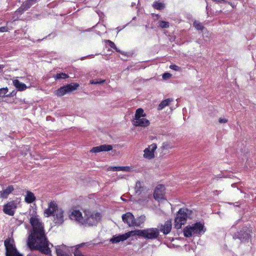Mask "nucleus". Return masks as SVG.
<instances>
[{"instance_id":"nucleus-1","label":"nucleus","mask_w":256,"mask_h":256,"mask_svg":"<svg viewBox=\"0 0 256 256\" xmlns=\"http://www.w3.org/2000/svg\"><path fill=\"white\" fill-rule=\"evenodd\" d=\"M30 223L32 229L30 231L27 244L30 250H38L46 255L52 256L50 243L46 238L44 224L35 210L30 214Z\"/></svg>"},{"instance_id":"nucleus-2","label":"nucleus","mask_w":256,"mask_h":256,"mask_svg":"<svg viewBox=\"0 0 256 256\" xmlns=\"http://www.w3.org/2000/svg\"><path fill=\"white\" fill-rule=\"evenodd\" d=\"M206 230L204 224L200 222H196L190 226H186L184 229V236L189 238L194 236L203 234Z\"/></svg>"},{"instance_id":"nucleus-3","label":"nucleus","mask_w":256,"mask_h":256,"mask_svg":"<svg viewBox=\"0 0 256 256\" xmlns=\"http://www.w3.org/2000/svg\"><path fill=\"white\" fill-rule=\"evenodd\" d=\"M84 222L83 226H96L101 220V214L98 212H95L87 210L84 211Z\"/></svg>"},{"instance_id":"nucleus-4","label":"nucleus","mask_w":256,"mask_h":256,"mask_svg":"<svg viewBox=\"0 0 256 256\" xmlns=\"http://www.w3.org/2000/svg\"><path fill=\"white\" fill-rule=\"evenodd\" d=\"M192 213V210L186 208H182L179 210L176 214L174 220V227L176 229L181 228L182 225L185 224L188 218Z\"/></svg>"},{"instance_id":"nucleus-5","label":"nucleus","mask_w":256,"mask_h":256,"mask_svg":"<svg viewBox=\"0 0 256 256\" xmlns=\"http://www.w3.org/2000/svg\"><path fill=\"white\" fill-rule=\"evenodd\" d=\"M134 236H142L145 239L154 240L159 235V230L156 228H148L144 230H133Z\"/></svg>"},{"instance_id":"nucleus-6","label":"nucleus","mask_w":256,"mask_h":256,"mask_svg":"<svg viewBox=\"0 0 256 256\" xmlns=\"http://www.w3.org/2000/svg\"><path fill=\"white\" fill-rule=\"evenodd\" d=\"M4 244L6 256H22V254L17 250L14 239L6 238L4 240Z\"/></svg>"},{"instance_id":"nucleus-7","label":"nucleus","mask_w":256,"mask_h":256,"mask_svg":"<svg viewBox=\"0 0 256 256\" xmlns=\"http://www.w3.org/2000/svg\"><path fill=\"white\" fill-rule=\"evenodd\" d=\"M78 86V84L72 83L60 88L54 92V94L58 96H62L76 90Z\"/></svg>"},{"instance_id":"nucleus-8","label":"nucleus","mask_w":256,"mask_h":256,"mask_svg":"<svg viewBox=\"0 0 256 256\" xmlns=\"http://www.w3.org/2000/svg\"><path fill=\"white\" fill-rule=\"evenodd\" d=\"M68 216L70 218L76 222L77 224L83 226L84 216L79 210H72L69 212Z\"/></svg>"},{"instance_id":"nucleus-9","label":"nucleus","mask_w":256,"mask_h":256,"mask_svg":"<svg viewBox=\"0 0 256 256\" xmlns=\"http://www.w3.org/2000/svg\"><path fill=\"white\" fill-rule=\"evenodd\" d=\"M251 233V229L248 227H244L240 232L236 234L234 238L240 239L242 242H246L250 239Z\"/></svg>"},{"instance_id":"nucleus-10","label":"nucleus","mask_w":256,"mask_h":256,"mask_svg":"<svg viewBox=\"0 0 256 256\" xmlns=\"http://www.w3.org/2000/svg\"><path fill=\"white\" fill-rule=\"evenodd\" d=\"M134 236L133 230L130 231L122 234L115 235L110 240V242L112 244H116L120 242H123L126 240L131 236Z\"/></svg>"},{"instance_id":"nucleus-11","label":"nucleus","mask_w":256,"mask_h":256,"mask_svg":"<svg viewBox=\"0 0 256 256\" xmlns=\"http://www.w3.org/2000/svg\"><path fill=\"white\" fill-rule=\"evenodd\" d=\"M157 148V145L156 144L153 143L148 146L144 150L143 156L144 158L147 160H152L155 157L154 152Z\"/></svg>"},{"instance_id":"nucleus-12","label":"nucleus","mask_w":256,"mask_h":256,"mask_svg":"<svg viewBox=\"0 0 256 256\" xmlns=\"http://www.w3.org/2000/svg\"><path fill=\"white\" fill-rule=\"evenodd\" d=\"M16 208L17 204L14 201H11L4 206L3 210L4 214L12 216L14 215Z\"/></svg>"},{"instance_id":"nucleus-13","label":"nucleus","mask_w":256,"mask_h":256,"mask_svg":"<svg viewBox=\"0 0 256 256\" xmlns=\"http://www.w3.org/2000/svg\"><path fill=\"white\" fill-rule=\"evenodd\" d=\"M60 209V208H58L57 204L54 201H52L48 203V208L45 210L44 214L46 217H49L52 216Z\"/></svg>"},{"instance_id":"nucleus-14","label":"nucleus","mask_w":256,"mask_h":256,"mask_svg":"<svg viewBox=\"0 0 256 256\" xmlns=\"http://www.w3.org/2000/svg\"><path fill=\"white\" fill-rule=\"evenodd\" d=\"M164 186L162 184H159L155 188L154 194V197L156 200L159 201L164 199Z\"/></svg>"},{"instance_id":"nucleus-15","label":"nucleus","mask_w":256,"mask_h":256,"mask_svg":"<svg viewBox=\"0 0 256 256\" xmlns=\"http://www.w3.org/2000/svg\"><path fill=\"white\" fill-rule=\"evenodd\" d=\"M37 0H27L24 2L22 6L16 12V14H21L24 11L27 10L32 4L36 2Z\"/></svg>"},{"instance_id":"nucleus-16","label":"nucleus","mask_w":256,"mask_h":256,"mask_svg":"<svg viewBox=\"0 0 256 256\" xmlns=\"http://www.w3.org/2000/svg\"><path fill=\"white\" fill-rule=\"evenodd\" d=\"M122 219L129 226H134V216L132 213L128 212L124 214L122 216Z\"/></svg>"},{"instance_id":"nucleus-17","label":"nucleus","mask_w":256,"mask_h":256,"mask_svg":"<svg viewBox=\"0 0 256 256\" xmlns=\"http://www.w3.org/2000/svg\"><path fill=\"white\" fill-rule=\"evenodd\" d=\"M54 218V222L56 224H61L64 222V210L60 208L53 215Z\"/></svg>"},{"instance_id":"nucleus-18","label":"nucleus","mask_w":256,"mask_h":256,"mask_svg":"<svg viewBox=\"0 0 256 256\" xmlns=\"http://www.w3.org/2000/svg\"><path fill=\"white\" fill-rule=\"evenodd\" d=\"M133 123L136 126L142 127L148 126L150 124V121L144 118V117L134 118Z\"/></svg>"},{"instance_id":"nucleus-19","label":"nucleus","mask_w":256,"mask_h":256,"mask_svg":"<svg viewBox=\"0 0 256 256\" xmlns=\"http://www.w3.org/2000/svg\"><path fill=\"white\" fill-rule=\"evenodd\" d=\"M112 149V146L110 144H102L98 146L94 147L90 152H108Z\"/></svg>"},{"instance_id":"nucleus-20","label":"nucleus","mask_w":256,"mask_h":256,"mask_svg":"<svg viewBox=\"0 0 256 256\" xmlns=\"http://www.w3.org/2000/svg\"><path fill=\"white\" fill-rule=\"evenodd\" d=\"M55 248L57 256H70L68 254V249L66 245L56 246Z\"/></svg>"},{"instance_id":"nucleus-21","label":"nucleus","mask_w":256,"mask_h":256,"mask_svg":"<svg viewBox=\"0 0 256 256\" xmlns=\"http://www.w3.org/2000/svg\"><path fill=\"white\" fill-rule=\"evenodd\" d=\"M172 221L170 220H167L164 224L161 226L160 231L164 234H168L172 230Z\"/></svg>"},{"instance_id":"nucleus-22","label":"nucleus","mask_w":256,"mask_h":256,"mask_svg":"<svg viewBox=\"0 0 256 256\" xmlns=\"http://www.w3.org/2000/svg\"><path fill=\"white\" fill-rule=\"evenodd\" d=\"M14 190L13 186H8L6 188L0 192V198H6L8 195Z\"/></svg>"},{"instance_id":"nucleus-23","label":"nucleus","mask_w":256,"mask_h":256,"mask_svg":"<svg viewBox=\"0 0 256 256\" xmlns=\"http://www.w3.org/2000/svg\"><path fill=\"white\" fill-rule=\"evenodd\" d=\"M12 84L19 91L24 90L28 87L26 86L17 79L12 80Z\"/></svg>"},{"instance_id":"nucleus-24","label":"nucleus","mask_w":256,"mask_h":256,"mask_svg":"<svg viewBox=\"0 0 256 256\" xmlns=\"http://www.w3.org/2000/svg\"><path fill=\"white\" fill-rule=\"evenodd\" d=\"M36 196L34 194L30 192L28 190L26 192V194L25 196L24 200L25 202L28 204H31L36 200Z\"/></svg>"},{"instance_id":"nucleus-25","label":"nucleus","mask_w":256,"mask_h":256,"mask_svg":"<svg viewBox=\"0 0 256 256\" xmlns=\"http://www.w3.org/2000/svg\"><path fill=\"white\" fill-rule=\"evenodd\" d=\"M131 168L130 166H110L108 168V170L130 172Z\"/></svg>"},{"instance_id":"nucleus-26","label":"nucleus","mask_w":256,"mask_h":256,"mask_svg":"<svg viewBox=\"0 0 256 256\" xmlns=\"http://www.w3.org/2000/svg\"><path fill=\"white\" fill-rule=\"evenodd\" d=\"M146 220V216L142 215L136 218H134V226H140L141 224L144 223Z\"/></svg>"},{"instance_id":"nucleus-27","label":"nucleus","mask_w":256,"mask_h":256,"mask_svg":"<svg viewBox=\"0 0 256 256\" xmlns=\"http://www.w3.org/2000/svg\"><path fill=\"white\" fill-rule=\"evenodd\" d=\"M142 184L140 182H137L135 186L136 194L139 195L144 190Z\"/></svg>"},{"instance_id":"nucleus-28","label":"nucleus","mask_w":256,"mask_h":256,"mask_svg":"<svg viewBox=\"0 0 256 256\" xmlns=\"http://www.w3.org/2000/svg\"><path fill=\"white\" fill-rule=\"evenodd\" d=\"M172 100V98H167L162 100L158 106V110H162L166 106H168Z\"/></svg>"},{"instance_id":"nucleus-29","label":"nucleus","mask_w":256,"mask_h":256,"mask_svg":"<svg viewBox=\"0 0 256 256\" xmlns=\"http://www.w3.org/2000/svg\"><path fill=\"white\" fill-rule=\"evenodd\" d=\"M146 116V114H144V110L142 108H139L136 110L135 114H134V118H140L141 117H144Z\"/></svg>"},{"instance_id":"nucleus-30","label":"nucleus","mask_w":256,"mask_h":256,"mask_svg":"<svg viewBox=\"0 0 256 256\" xmlns=\"http://www.w3.org/2000/svg\"><path fill=\"white\" fill-rule=\"evenodd\" d=\"M104 42L106 43H108V44L110 46L114 49L116 52H120L122 54H124V52H122V51H120L119 49H118L116 44H114V43L112 42L111 40H104Z\"/></svg>"},{"instance_id":"nucleus-31","label":"nucleus","mask_w":256,"mask_h":256,"mask_svg":"<svg viewBox=\"0 0 256 256\" xmlns=\"http://www.w3.org/2000/svg\"><path fill=\"white\" fill-rule=\"evenodd\" d=\"M174 147V146L171 142H163L162 148L163 150H168Z\"/></svg>"},{"instance_id":"nucleus-32","label":"nucleus","mask_w":256,"mask_h":256,"mask_svg":"<svg viewBox=\"0 0 256 256\" xmlns=\"http://www.w3.org/2000/svg\"><path fill=\"white\" fill-rule=\"evenodd\" d=\"M153 7L156 10H162L164 8V4L160 2H156L153 4Z\"/></svg>"},{"instance_id":"nucleus-33","label":"nucleus","mask_w":256,"mask_h":256,"mask_svg":"<svg viewBox=\"0 0 256 256\" xmlns=\"http://www.w3.org/2000/svg\"><path fill=\"white\" fill-rule=\"evenodd\" d=\"M194 26L198 30H202L204 28V26L202 23L198 20H194L193 24Z\"/></svg>"},{"instance_id":"nucleus-34","label":"nucleus","mask_w":256,"mask_h":256,"mask_svg":"<svg viewBox=\"0 0 256 256\" xmlns=\"http://www.w3.org/2000/svg\"><path fill=\"white\" fill-rule=\"evenodd\" d=\"M54 78L56 80H60V79H66L68 78V76L66 73H59L57 74L56 75L53 76Z\"/></svg>"},{"instance_id":"nucleus-35","label":"nucleus","mask_w":256,"mask_h":256,"mask_svg":"<svg viewBox=\"0 0 256 256\" xmlns=\"http://www.w3.org/2000/svg\"><path fill=\"white\" fill-rule=\"evenodd\" d=\"M158 26L162 28H168L169 27V23L167 22L160 20L158 22Z\"/></svg>"},{"instance_id":"nucleus-36","label":"nucleus","mask_w":256,"mask_h":256,"mask_svg":"<svg viewBox=\"0 0 256 256\" xmlns=\"http://www.w3.org/2000/svg\"><path fill=\"white\" fill-rule=\"evenodd\" d=\"M8 92V88H0V96L3 97L4 96H8V94H7Z\"/></svg>"},{"instance_id":"nucleus-37","label":"nucleus","mask_w":256,"mask_h":256,"mask_svg":"<svg viewBox=\"0 0 256 256\" xmlns=\"http://www.w3.org/2000/svg\"><path fill=\"white\" fill-rule=\"evenodd\" d=\"M105 82V80H94L90 81V84H101L104 83Z\"/></svg>"},{"instance_id":"nucleus-38","label":"nucleus","mask_w":256,"mask_h":256,"mask_svg":"<svg viewBox=\"0 0 256 256\" xmlns=\"http://www.w3.org/2000/svg\"><path fill=\"white\" fill-rule=\"evenodd\" d=\"M170 68L175 71H180V68L176 64H171L170 66Z\"/></svg>"},{"instance_id":"nucleus-39","label":"nucleus","mask_w":256,"mask_h":256,"mask_svg":"<svg viewBox=\"0 0 256 256\" xmlns=\"http://www.w3.org/2000/svg\"><path fill=\"white\" fill-rule=\"evenodd\" d=\"M172 76V74L168 72H165L162 74V78L164 80H167Z\"/></svg>"},{"instance_id":"nucleus-40","label":"nucleus","mask_w":256,"mask_h":256,"mask_svg":"<svg viewBox=\"0 0 256 256\" xmlns=\"http://www.w3.org/2000/svg\"><path fill=\"white\" fill-rule=\"evenodd\" d=\"M218 122L220 124H224L228 122V120L225 118H220L218 120Z\"/></svg>"},{"instance_id":"nucleus-41","label":"nucleus","mask_w":256,"mask_h":256,"mask_svg":"<svg viewBox=\"0 0 256 256\" xmlns=\"http://www.w3.org/2000/svg\"><path fill=\"white\" fill-rule=\"evenodd\" d=\"M8 30V28L6 26H2L0 28V32H5Z\"/></svg>"},{"instance_id":"nucleus-42","label":"nucleus","mask_w":256,"mask_h":256,"mask_svg":"<svg viewBox=\"0 0 256 256\" xmlns=\"http://www.w3.org/2000/svg\"><path fill=\"white\" fill-rule=\"evenodd\" d=\"M214 2H217V3H222V2H226V0H212Z\"/></svg>"},{"instance_id":"nucleus-43","label":"nucleus","mask_w":256,"mask_h":256,"mask_svg":"<svg viewBox=\"0 0 256 256\" xmlns=\"http://www.w3.org/2000/svg\"><path fill=\"white\" fill-rule=\"evenodd\" d=\"M236 204H238V202H236ZM239 206V204H236V205H235V206Z\"/></svg>"},{"instance_id":"nucleus-44","label":"nucleus","mask_w":256,"mask_h":256,"mask_svg":"<svg viewBox=\"0 0 256 256\" xmlns=\"http://www.w3.org/2000/svg\"><path fill=\"white\" fill-rule=\"evenodd\" d=\"M135 4H135V3H132V6H134V5H135Z\"/></svg>"},{"instance_id":"nucleus-45","label":"nucleus","mask_w":256,"mask_h":256,"mask_svg":"<svg viewBox=\"0 0 256 256\" xmlns=\"http://www.w3.org/2000/svg\"><path fill=\"white\" fill-rule=\"evenodd\" d=\"M4 68V66H2H2H0V68Z\"/></svg>"},{"instance_id":"nucleus-46","label":"nucleus","mask_w":256,"mask_h":256,"mask_svg":"<svg viewBox=\"0 0 256 256\" xmlns=\"http://www.w3.org/2000/svg\"><path fill=\"white\" fill-rule=\"evenodd\" d=\"M256 200V198H255Z\"/></svg>"}]
</instances>
